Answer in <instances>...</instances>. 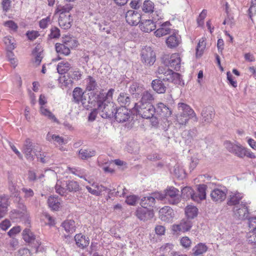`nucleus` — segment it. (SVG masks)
I'll use <instances>...</instances> for the list:
<instances>
[{"label":"nucleus","instance_id":"nucleus-7","mask_svg":"<svg viewBox=\"0 0 256 256\" xmlns=\"http://www.w3.org/2000/svg\"><path fill=\"white\" fill-rule=\"evenodd\" d=\"M192 226V222L188 218H184L178 222L173 224L172 230L174 234H180L188 232Z\"/></svg>","mask_w":256,"mask_h":256},{"label":"nucleus","instance_id":"nucleus-25","mask_svg":"<svg viewBox=\"0 0 256 256\" xmlns=\"http://www.w3.org/2000/svg\"><path fill=\"white\" fill-rule=\"evenodd\" d=\"M140 96V100L135 104H152V102L154 100V94L148 90L143 91Z\"/></svg>","mask_w":256,"mask_h":256},{"label":"nucleus","instance_id":"nucleus-26","mask_svg":"<svg viewBox=\"0 0 256 256\" xmlns=\"http://www.w3.org/2000/svg\"><path fill=\"white\" fill-rule=\"evenodd\" d=\"M154 23L151 20H142L140 24V27L142 31L145 32H149L156 28V26Z\"/></svg>","mask_w":256,"mask_h":256},{"label":"nucleus","instance_id":"nucleus-21","mask_svg":"<svg viewBox=\"0 0 256 256\" xmlns=\"http://www.w3.org/2000/svg\"><path fill=\"white\" fill-rule=\"evenodd\" d=\"M114 89L110 88L106 93L102 92H100L98 94L94 93V100L106 102H111L110 100H112V95L114 94Z\"/></svg>","mask_w":256,"mask_h":256},{"label":"nucleus","instance_id":"nucleus-19","mask_svg":"<svg viewBox=\"0 0 256 256\" xmlns=\"http://www.w3.org/2000/svg\"><path fill=\"white\" fill-rule=\"evenodd\" d=\"M34 146L30 138H27L22 146V152L27 159H34L33 157Z\"/></svg>","mask_w":256,"mask_h":256},{"label":"nucleus","instance_id":"nucleus-64","mask_svg":"<svg viewBox=\"0 0 256 256\" xmlns=\"http://www.w3.org/2000/svg\"><path fill=\"white\" fill-rule=\"evenodd\" d=\"M152 20L155 22H157L158 20H161L162 18L163 17V14L161 11L160 10H156L154 11L153 10V12H152Z\"/></svg>","mask_w":256,"mask_h":256},{"label":"nucleus","instance_id":"nucleus-23","mask_svg":"<svg viewBox=\"0 0 256 256\" xmlns=\"http://www.w3.org/2000/svg\"><path fill=\"white\" fill-rule=\"evenodd\" d=\"M226 190L216 188L210 193L212 199L215 202H222L226 198Z\"/></svg>","mask_w":256,"mask_h":256},{"label":"nucleus","instance_id":"nucleus-44","mask_svg":"<svg viewBox=\"0 0 256 256\" xmlns=\"http://www.w3.org/2000/svg\"><path fill=\"white\" fill-rule=\"evenodd\" d=\"M96 154L94 150L88 149H80L79 150V154L82 159L89 158L94 156Z\"/></svg>","mask_w":256,"mask_h":256},{"label":"nucleus","instance_id":"nucleus-37","mask_svg":"<svg viewBox=\"0 0 256 256\" xmlns=\"http://www.w3.org/2000/svg\"><path fill=\"white\" fill-rule=\"evenodd\" d=\"M56 52L58 54L68 56L70 54V50L68 49L66 43L63 40V43H56L55 45Z\"/></svg>","mask_w":256,"mask_h":256},{"label":"nucleus","instance_id":"nucleus-3","mask_svg":"<svg viewBox=\"0 0 256 256\" xmlns=\"http://www.w3.org/2000/svg\"><path fill=\"white\" fill-rule=\"evenodd\" d=\"M93 94L94 92H90L88 100H87L86 96L84 94L82 90L79 87H76L72 92V101L78 104H82L84 108L88 109L91 107L89 104H93L94 98Z\"/></svg>","mask_w":256,"mask_h":256},{"label":"nucleus","instance_id":"nucleus-40","mask_svg":"<svg viewBox=\"0 0 256 256\" xmlns=\"http://www.w3.org/2000/svg\"><path fill=\"white\" fill-rule=\"evenodd\" d=\"M71 68V64L68 62L62 61L59 62L57 66V70L58 74H66Z\"/></svg>","mask_w":256,"mask_h":256},{"label":"nucleus","instance_id":"nucleus-51","mask_svg":"<svg viewBox=\"0 0 256 256\" xmlns=\"http://www.w3.org/2000/svg\"><path fill=\"white\" fill-rule=\"evenodd\" d=\"M206 42L204 39L202 38L200 39L198 44L196 48V56H200L206 48Z\"/></svg>","mask_w":256,"mask_h":256},{"label":"nucleus","instance_id":"nucleus-2","mask_svg":"<svg viewBox=\"0 0 256 256\" xmlns=\"http://www.w3.org/2000/svg\"><path fill=\"white\" fill-rule=\"evenodd\" d=\"M92 105L97 106V110L98 114L104 118L114 117L117 108L116 104L112 102H106L95 100H94Z\"/></svg>","mask_w":256,"mask_h":256},{"label":"nucleus","instance_id":"nucleus-27","mask_svg":"<svg viewBox=\"0 0 256 256\" xmlns=\"http://www.w3.org/2000/svg\"><path fill=\"white\" fill-rule=\"evenodd\" d=\"M201 115L202 120L206 123H210L212 121L214 116V110L212 107L207 106L203 108Z\"/></svg>","mask_w":256,"mask_h":256},{"label":"nucleus","instance_id":"nucleus-13","mask_svg":"<svg viewBox=\"0 0 256 256\" xmlns=\"http://www.w3.org/2000/svg\"><path fill=\"white\" fill-rule=\"evenodd\" d=\"M137 218L141 220H147L154 216L152 211L144 206L138 208L136 212Z\"/></svg>","mask_w":256,"mask_h":256},{"label":"nucleus","instance_id":"nucleus-16","mask_svg":"<svg viewBox=\"0 0 256 256\" xmlns=\"http://www.w3.org/2000/svg\"><path fill=\"white\" fill-rule=\"evenodd\" d=\"M140 14L133 10H128L126 14V21L131 26L137 25L140 22Z\"/></svg>","mask_w":256,"mask_h":256},{"label":"nucleus","instance_id":"nucleus-49","mask_svg":"<svg viewBox=\"0 0 256 256\" xmlns=\"http://www.w3.org/2000/svg\"><path fill=\"white\" fill-rule=\"evenodd\" d=\"M23 238L28 242H32L35 239V236L29 229H25L23 231Z\"/></svg>","mask_w":256,"mask_h":256},{"label":"nucleus","instance_id":"nucleus-1","mask_svg":"<svg viewBox=\"0 0 256 256\" xmlns=\"http://www.w3.org/2000/svg\"><path fill=\"white\" fill-rule=\"evenodd\" d=\"M224 148L230 152L240 158H243L245 156L251 159L256 158L255 155L253 152L238 142H232L230 141L226 140L224 142Z\"/></svg>","mask_w":256,"mask_h":256},{"label":"nucleus","instance_id":"nucleus-41","mask_svg":"<svg viewBox=\"0 0 256 256\" xmlns=\"http://www.w3.org/2000/svg\"><path fill=\"white\" fill-rule=\"evenodd\" d=\"M61 87L70 88L72 86L73 80L68 76H64L58 78Z\"/></svg>","mask_w":256,"mask_h":256},{"label":"nucleus","instance_id":"nucleus-53","mask_svg":"<svg viewBox=\"0 0 256 256\" xmlns=\"http://www.w3.org/2000/svg\"><path fill=\"white\" fill-rule=\"evenodd\" d=\"M192 240L188 236H183L180 240V244L184 248L189 249L192 246Z\"/></svg>","mask_w":256,"mask_h":256},{"label":"nucleus","instance_id":"nucleus-6","mask_svg":"<svg viewBox=\"0 0 256 256\" xmlns=\"http://www.w3.org/2000/svg\"><path fill=\"white\" fill-rule=\"evenodd\" d=\"M98 165L102 168V170L106 173H113L116 169L123 170L127 168V164L125 161H107L102 166L99 161Z\"/></svg>","mask_w":256,"mask_h":256},{"label":"nucleus","instance_id":"nucleus-48","mask_svg":"<svg viewBox=\"0 0 256 256\" xmlns=\"http://www.w3.org/2000/svg\"><path fill=\"white\" fill-rule=\"evenodd\" d=\"M154 4L150 0H146L142 5V10L146 13H151L153 12Z\"/></svg>","mask_w":256,"mask_h":256},{"label":"nucleus","instance_id":"nucleus-46","mask_svg":"<svg viewBox=\"0 0 256 256\" xmlns=\"http://www.w3.org/2000/svg\"><path fill=\"white\" fill-rule=\"evenodd\" d=\"M182 134L183 138L186 140V142L189 144L192 142V140L195 136V132L194 130H184Z\"/></svg>","mask_w":256,"mask_h":256},{"label":"nucleus","instance_id":"nucleus-15","mask_svg":"<svg viewBox=\"0 0 256 256\" xmlns=\"http://www.w3.org/2000/svg\"><path fill=\"white\" fill-rule=\"evenodd\" d=\"M182 42L181 36L178 32H174L166 40L167 46L170 48H175L179 46Z\"/></svg>","mask_w":256,"mask_h":256},{"label":"nucleus","instance_id":"nucleus-38","mask_svg":"<svg viewBox=\"0 0 256 256\" xmlns=\"http://www.w3.org/2000/svg\"><path fill=\"white\" fill-rule=\"evenodd\" d=\"M198 208L193 206H188L185 208V214L187 218H186L192 219L198 214Z\"/></svg>","mask_w":256,"mask_h":256},{"label":"nucleus","instance_id":"nucleus-39","mask_svg":"<svg viewBox=\"0 0 256 256\" xmlns=\"http://www.w3.org/2000/svg\"><path fill=\"white\" fill-rule=\"evenodd\" d=\"M40 111L42 115L47 117L48 119L54 122L57 123L58 122V120L55 116L49 110L46 108L44 106H40Z\"/></svg>","mask_w":256,"mask_h":256},{"label":"nucleus","instance_id":"nucleus-24","mask_svg":"<svg viewBox=\"0 0 256 256\" xmlns=\"http://www.w3.org/2000/svg\"><path fill=\"white\" fill-rule=\"evenodd\" d=\"M155 114L162 116L168 117L171 115L172 112L168 106L162 102H160L155 108Z\"/></svg>","mask_w":256,"mask_h":256},{"label":"nucleus","instance_id":"nucleus-43","mask_svg":"<svg viewBox=\"0 0 256 256\" xmlns=\"http://www.w3.org/2000/svg\"><path fill=\"white\" fill-rule=\"evenodd\" d=\"M155 204L154 198L150 196H145L142 198L140 205L142 206L148 208V207H153Z\"/></svg>","mask_w":256,"mask_h":256},{"label":"nucleus","instance_id":"nucleus-56","mask_svg":"<svg viewBox=\"0 0 256 256\" xmlns=\"http://www.w3.org/2000/svg\"><path fill=\"white\" fill-rule=\"evenodd\" d=\"M64 41L70 50V48H72L77 46L78 44V42L76 40L71 38H66Z\"/></svg>","mask_w":256,"mask_h":256},{"label":"nucleus","instance_id":"nucleus-50","mask_svg":"<svg viewBox=\"0 0 256 256\" xmlns=\"http://www.w3.org/2000/svg\"><path fill=\"white\" fill-rule=\"evenodd\" d=\"M193 190L188 186H186L182 190V197L183 199L188 200L190 198L193 194Z\"/></svg>","mask_w":256,"mask_h":256},{"label":"nucleus","instance_id":"nucleus-11","mask_svg":"<svg viewBox=\"0 0 256 256\" xmlns=\"http://www.w3.org/2000/svg\"><path fill=\"white\" fill-rule=\"evenodd\" d=\"M174 216V210L170 206H165L159 210V218L164 222H170Z\"/></svg>","mask_w":256,"mask_h":256},{"label":"nucleus","instance_id":"nucleus-47","mask_svg":"<svg viewBox=\"0 0 256 256\" xmlns=\"http://www.w3.org/2000/svg\"><path fill=\"white\" fill-rule=\"evenodd\" d=\"M4 41L8 50H13L15 48L16 43L14 38L10 36L4 38Z\"/></svg>","mask_w":256,"mask_h":256},{"label":"nucleus","instance_id":"nucleus-29","mask_svg":"<svg viewBox=\"0 0 256 256\" xmlns=\"http://www.w3.org/2000/svg\"><path fill=\"white\" fill-rule=\"evenodd\" d=\"M62 226L68 234H72L76 231L75 222L73 220H66L64 221Z\"/></svg>","mask_w":256,"mask_h":256},{"label":"nucleus","instance_id":"nucleus-31","mask_svg":"<svg viewBox=\"0 0 256 256\" xmlns=\"http://www.w3.org/2000/svg\"><path fill=\"white\" fill-rule=\"evenodd\" d=\"M76 245L82 248L87 246L89 244V238L81 234H77L74 236Z\"/></svg>","mask_w":256,"mask_h":256},{"label":"nucleus","instance_id":"nucleus-18","mask_svg":"<svg viewBox=\"0 0 256 256\" xmlns=\"http://www.w3.org/2000/svg\"><path fill=\"white\" fill-rule=\"evenodd\" d=\"M170 22L166 21L160 25V27L154 32L156 37H162L172 32L173 30L170 28Z\"/></svg>","mask_w":256,"mask_h":256},{"label":"nucleus","instance_id":"nucleus-28","mask_svg":"<svg viewBox=\"0 0 256 256\" xmlns=\"http://www.w3.org/2000/svg\"><path fill=\"white\" fill-rule=\"evenodd\" d=\"M180 58L178 54H173L171 55L169 60V65L174 70L178 71L180 67Z\"/></svg>","mask_w":256,"mask_h":256},{"label":"nucleus","instance_id":"nucleus-22","mask_svg":"<svg viewBox=\"0 0 256 256\" xmlns=\"http://www.w3.org/2000/svg\"><path fill=\"white\" fill-rule=\"evenodd\" d=\"M72 20L70 14H60L58 18V24L60 27L64 30L70 28Z\"/></svg>","mask_w":256,"mask_h":256},{"label":"nucleus","instance_id":"nucleus-5","mask_svg":"<svg viewBox=\"0 0 256 256\" xmlns=\"http://www.w3.org/2000/svg\"><path fill=\"white\" fill-rule=\"evenodd\" d=\"M134 108L144 118H150L155 114V107L152 104H134Z\"/></svg>","mask_w":256,"mask_h":256},{"label":"nucleus","instance_id":"nucleus-20","mask_svg":"<svg viewBox=\"0 0 256 256\" xmlns=\"http://www.w3.org/2000/svg\"><path fill=\"white\" fill-rule=\"evenodd\" d=\"M244 196L238 192H231L228 196L227 204L228 206H238Z\"/></svg>","mask_w":256,"mask_h":256},{"label":"nucleus","instance_id":"nucleus-58","mask_svg":"<svg viewBox=\"0 0 256 256\" xmlns=\"http://www.w3.org/2000/svg\"><path fill=\"white\" fill-rule=\"evenodd\" d=\"M256 14V0H252L251 6L248 9L249 18L252 20V18Z\"/></svg>","mask_w":256,"mask_h":256},{"label":"nucleus","instance_id":"nucleus-32","mask_svg":"<svg viewBox=\"0 0 256 256\" xmlns=\"http://www.w3.org/2000/svg\"><path fill=\"white\" fill-rule=\"evenodd\" d=\"M1 201L0 202V220L4 218L7 213L8 198L5 196H0Z\"/></svg>","mask_w":256,"mask_h":256},{"label":"nucleus","instance_id":"nucleus-33","mask_svg":"<svg viewBox=\"0 0 256 256\" xmlns=\"http://www.w3.org/2000/svg\"><path fill=\"white\" fill-rule=\"evenodd\" d=\"M117 100L122 106H128L130 102V98L129 94L126 92H120Z\"/></svg>","mask_w":256,"mask_h":256},{"label":"nucleus","instance_id":"nucleus-34","mask_svg":"<svg viewBox=\"0 0 256 256\" xmlns=\"http://www.w3.org/2000/svg\"><path fill=\"white\" fill-rule=\"evenodd\" d=\"M49 207L54 210H58L61 206L58 197L50 196L48 200Z\"/></svg>","mask_w":256,"mask_h":256},{"label":"nucleus","instance_id":"nucleus-14","mask_svg":"<svg viewBox=\"0 0 256 256\" xmlns=\"http://www.w3.org/2000/svg\"><path fill=\"white\" fill-rule=\"evenodd\" d=\"M151 86L152 90L158 94H164L167 90L166 85L163 82L162 76L152 80Z\"/></svg>","mask_w":256,"mask_h":256},{"label":"nucleus","instance_id":"nucleus-57","mask_svg":"<svg viewBox=\"0 0 256 256\" xmlns=\"http://www.w3.org/2000/svg\"><path fill=\"white\" fill-rule=\"evenodd\" d=\"M248 241L249 243L256 245V226L253 228L252 232H249Z\"/></svg>","mask_w":256,"mask_h":256},{"label":"nucleus","instance_id":"nucleus-10","mask_svg":"<svg viewBox=\"0 0 256 256\" xmlns=\"http://www.w3.org/2000/svg\"><path fill=\"white\" fill-rule=\"evenodd\" d=\"M179 190L174 187H170L166 190V192L165 198H166L169 203L172 204H176L180 201V198L179 195Z\"/></svg>","mask_w":256,"mask_h":256},{"label":"nucleus","instance_id":"nucleus-35","mask_svg":"<svg viewBox=\"0 0 256 256\" xmlns=\"http://www.w3.org/2000/svg\"><path fill=\"white\" fill-rule=\"evenodd\" d=\"M86 90L88 91H93L98 88L96 80L92 76H88L86 78Z\"/></svg>","mask_w":256,"mask_h":256},{"label":"nucleus","instance_id":"nucleus-9","mask_svg":"<svg viewBox=\"0 0 256 256\" xmlns=\"http://www.w3.org/2000/svg\"><path fill=\"white\" fill-rule=\"evenodd\" d=\"M141 60L147 66H152L156 61L155 52L150 47H146L141 51Z\"/></svg>","mask_w":256,"mask_h":256},{"label":"nucleus","instance_id":"nucleus-63","mask_svg":"<svg viewBox=\"0 0 256 256\" xmlns=\"http://www.w3.org/2000/svg\"><path fill=\"white\" fill-rule=\"evenodd\" d=\"M8 189L10 190V192L12 194H16L18 192L16 184L12 182V178L10 176L8 177Z\"/></svg>","mask_w":256,"mask_h":256},{"label":"nucleus","instance_id":"nucleus-52","mask_svg":"<svg viewBox=\"0 0 256 256\" xmlns=\"http://www.w3.org/2000/svg\"><path fill=\"white\" fill-rule=\"evenodd\" d=\"M127 150L130 153H136L138 152L139 144L136 142H130L127 146Z\"/></svg>","mask_w":256,"mask_h":256},{"label":"nucleus","instance_id":"nucleus-17","mask_svg":"<svg viewBox=\"0 0 256 256\" xmlns=\"http://www.w3.org/2000/svg\"><path fill=\"white\" fill-rule=\"evenodd\" d=\"M178 114L186 116L187 118H190L196 116L194 110L188 105L184 103H178Z\"/></svg>","mask_w":256,"mask_h":256},{"label":"nucleus","instance_id":"nucleus-30","mask_svg":"<svg viewBox=\"0 0 256 256\" xmlns=\"http://www.w3.org/2000/svg\"><path fill=\"white\" fill-rule=\"evenodd\" d=\"M66 190L70 192H76L80 190L79 183L74 180H68L66 182Z\"/></svg>","mask_w":256,"mask_h":256},{"label":"nucleus","instance_id":"nucleus-62","mask_svg":"<svg viewBox=\"0 0 256 256\" xmlns=\"http://www.w3.org/2000/svg\"><path fill=\"white\" fill-rule=\"evenodd\" d=\"M56 145H63L67 143V140L64 139L62 136H60L58 135L55 134L54 139L52 142Z\"/></svg>","mask_w":256,"mask_h":256},{"label":"nucleus","instance_id":"nucleus-59","mask_svg":"<svg viewBox=\"0 0 256 256\" xmlns=\"http://www.w3.org/2000/svg\"><path fill=\"white\" fill-rule=\"evenodd\" d=\"M92 186L94 188H96V190L98 191V192L99 193V196L102 194V192L106 190H108V193L109 194L112 195L113 194V192H112L111 190L107 189L106 188L102 185H98V184H93Z\"/></svg>","mask_w":256,"mask_h":256},{"label":"nucleus","instance_id":"nucleus-61","mask_svg":"<svg viewBox=\"0 0 256 256\" xmlns=\"http://www.w3.org/2000/svg\"><path fill=\"white\" fill-rule=\"evenodd\" d=\"M206 186L205 184H200L198 186V192L203 200L206 198Z\"/></svg>","mask_w":256,"mask_h":256},{"label":"nucleus","instance_id":"nucleus-4","mask_svg":"<svg viewBox=\"0 0 256 256\" xmlns=\"http://www.w3.org/2000/svg\"><path fill=\"white\" fill-rule=\"evenodd\" d=\"M156 73L164 76H162L163 81H166L174 84H180L182 79L180 74L166 67L159 66Z\"/></svg>","mask_w":256,"mask_h":256},{"label":"nucleus","instance_id":"nucleus-45","mask_svg":"<svg viewBox=\"0 0 256 256\" xmlns=\"http://www.w3.org/2000/svg\"><path fill=\"white\" fill-rule=\"evenodd\" d=\"M44 176L43 174L38 175L34 170H29L28 174V178L29 182H34L38 180H41Z\"/></svg>","mask_w":256,"mask_h":256},{"label":"nucleus","instance_id":"nucleus-55","mask_svg":"<svg viewBox=\"0 0 256 256\" xmlns=\"http://www.w3.org/2000/svg\"><path fill=\"white\" fill-rule=\"evenodd\" d=\"M50 32L48 34V38L50 39L52 38H60V30L56 26H52L50 28Z\"/></svg>","mask_w":256,"mask_h":256},{"label":"nucleus","instance_id":"nucleus-8","mask_svg":"<svg viewBox=\"0 0 256 256\" xmlns=\"http://www.w3.org/2000/svg\"><path fill=\"white\" fill-rule=\"evenodd\" d=\"M114 117L118 122H124L132 120V115L131 111L126 106L116 108Z\"/></svg>","mask_w":256,"mask_h":256},{"label":"nucleus","instance_id":"nucleus-36","mask_svg":"<svg viewBox=\"0 0 256 256\" xmlns=\"http://www.w3.org/2000/svg\"><path fill=\"white\" fill-rule=\"evenodd\" d=\"M208 250L207 246L203 243H199L192 248L194 256H198L206 252Z\"/></svg>","mask_w":256,"mask_h":256},{"label":"nucleus","instance_id":"nucleus-60","mask_svg":"<svg viewBox=\"0 0 256 256\" xmlns=\"http://www.w3.org/2000/svg\"><path fill=\"white\" fill-rule=\"evenodd\" d=\"M174 248V244H172L166 243L160 248V251L162 252V254L170 252Z\"/></svg>","mask_w":256,"mask_h":256},{"label":"nucleus","instance_id":"nucleus-54","mask_svg":"<svg viewBox=\"0 0 256 256\" xmlns=\"http://www.w3.org/2000/svg\"><path fill=\"white\" fill-rule=\"evenodd\" d=\"M176 122L180 126L186 125L190 119V118H187L186 116H184L178 114H176Z\"/></svg>","mask_w":256,"mask_h":256},{"label":"nucleus","instance_id":"nucleus-42","mask_svg":"<svg viewBox=\"0 0 256 256\" xmlns=\"http://www.w3.org/2000/svg\"><path fill=\"white\" fill-rule=\"evenodd\" d=\"M144 91V88L138 83H133L130 88V92L132 94L136 96H140Z\"/></svg>","mask_w":256,"mask_h":256},{"label":"nucleus","instance_id":"nucleus-12","mask_svg":"<svg viewBox=\"0 0 256 256\" xmlns=\"http://www.w3.org/2000/svg\"><path fill=\"white\" fill-rule=\"evenodd\" d=\"M234 215L236 218L239 220H245L248 218V208L245 204L236 206L233 209Z\"/></svg>","mask_w":256,"mask_h":256}]
</instances>
